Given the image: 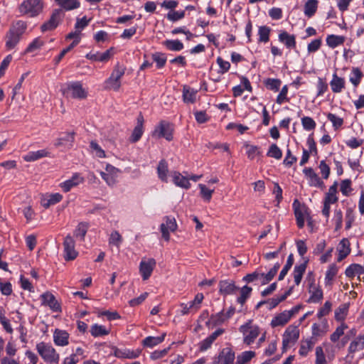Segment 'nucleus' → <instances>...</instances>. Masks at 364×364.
<instances>
[{
  "label": "nucleus",
  "instance_id": "58836bf2",
  "mask_svg": "<svg viewBox=\"0 0 364 364\" xmlns=\"http://www.w3.org/2000/svg\"><path fill=\"white\" fill-rule=\"evenodd\" d=\"M90 332L94 337H100L108 335L110 332V330L109 328H106L105 326L95 323L91 326Z\"/></svg>",
  "mask_w": 364,
  "mask_h": 364
},
{
  "label": "nucleus",
  "instance_id": "72a5a7b5",
  "mask_svg": "<svg viewBox=\"0 0 364 364\" xmlns=\"http://www.w3.org/2000/svg\"><path fill=\"white\" fill-rule=\"evenodd\" d=\"M197 91L189 86L183 87V100L185 103H194L196 101Z\"/></svg>",
  "mask_w": 364,
  "mask_h": 364
},
{
  "label": "nucleus",
  "instance_id": "680f3d73",
  "mask_svg": "<svg viewBox=\"0 0 364 364\" xmlns=\"http://www.w3.org/2000/svg\"><path fill=\"white\" fill-rule=\"evenodd\" d=\"M153 60L156 63V66L159 68H163L166 62V57L164 53H155L152 55Z\"/></svg>",
  "mask_w": 364,
  "mask_h": 364
},
{
  "label": "nucleus",
  "instance_id": "4d7b16f0",
  "mask_svg": "<svg viewBox=\"0 0 364 364\" xmlns=\"http://www.w3.org/2000/svg\"><path fill=\"white\" fill-rule=\"evenodd\" d=\"M88 225L86 223H80L74 232V235L76 237H80L82 240L87 232Z\"/></svg>",
  "mask_w": 364,
  "mask_h": 364
},
{
  "label": "nucleus",
  "instance_id": "4c0bfd02",
  "mask_svg": "<svg viewBox=\"0 0 364 364\" xmlns=\"http://www.w3.org/2000/svg\"><path fill=\"white\" fill-rule=\"evenodd\" d=\"M349 309V304L344 303L341 304L336 310H335V319L338 321H341V323L344 322L346 319L348 312Z\"/></svg>",
  "mask_w": 364,
  "mask_h": 364
},
{
  "label": "nucleus",
  "instance_id": "b1692460",
  "mask_svg": "<svg viewBox=\"0 0 364 364\" xmlns=\"http://www.w3.org/2000/svg\"><path fill=\"white\" fill-rule=\"evenodd\" d=\"M112 56V49L107 50L104 53H89L86 55L85 58L87 59L93 60V61H100V62H107L108 61L111 57Z\"/></svg>",
  "mask_w": 364,
  "mask_h": 364
},
{
  "label": "nucleus",
  "instance_id": "6e6d98bb",
  "mask_svg": "<svg viewBox=\"0 0 364 364\" xmlns=\"http://www.w3.org/2000/svg\"><path fill=\"white\" fill-rule=\"evenodd\" d=\"M270 28L266 26H259L258 30L259 42L267 43L269 41Z\"/></svg>",
  "mask_w": 364,
  "mask_h": 364
},
{
  "label": "nucleus",
  "instance_id": "0eeeda50",
  "mask_svg": "<svg viewBox=\"0 0 364 364\" xmlns=\"http://www.w3.org/2000/svg\"><path fill=\"white\" fill-rule=\"evenodd\" d=\"M299 306H296L291 310L284 311L283 312L275 315L271 321V326L272 328H275L286 325L291 317L299 312Z\"/></svg>",
  "mask_w": 364,
  "mask_h": 364
},
{
  "label": "nucleus",
  "instance_id": "2eb2a0df",
  "mask_svg": "<svg viewBox=\"0 0 364 364\" xmlns=\"http://www.w3.org/2000/svg\"><path fill=\"white\" fill-rule=\"evenodd\" d=\"M62 19V10L55 9L48 21L45 22L41 27L43 32L55 29Z\"/></svg>",
  "mask_w": 364,
  "mask_h": 364
},
{
  "label": "nucleus",
  "instance_id": "a19ab883",
  "mask_svg": "<svg viewBox=\"0 0 364 364\" xmlns=\"http://www.w3.org/2000/svg\"><path fill=\"white\" fill-rule=\"evenodd\" d=\"M292 287L288 289L284 294L277 296L266 301V304L269 305V309L275 308L280 302L283 301L289 296L292 291Z\"/></svg>",
  "mask_w": 364,
  "mask_h": 364
},
{
  "label": "nucleus",
  "instance_id": "49530a36",
  "mask_svg": "<svg viewBox=\"0 0 364 364\" xmlns=\"http://www.w3.org/2000/svg\"><path fill=\"white\" fill-rule=\"evenodd\" d=\"M338 267L335 264H331L326 272L325 284L326 286L331 285L334 277L338 273Z\"/></svg>",
  "mask_w": 364,
  "mask_h": 364
},
{
  "label": "nucleus",
  "instance_id": "423d86ee",
  "mask_svg": "<svg viewBox=\"0 0 364 364\" xmlns=\"http://www.w3.org/2000/svg\"><path fill=\"white\" fill-rule=\"evenodd\" d=\"M299 338V329L296 326H289L282 336V350L286 351L294 345Z\"/></svg>",
  "mask_w": 364,
  "mask_h": 364
},
{
  "label": "nucleus",
  "instance_id": "cd10ccee",
  "mask_svg": "<svg viewBox=\"0 0 364 364\" xmlns=\"http://www.w3.org/2000/svg\"><path fill=\"white\" fill-rule=\"evenodd\" d=\"M338 255L337 260L338 262H341L344 258H346L350 252V242L349 240L346 238H343L339 242L338 247Z\"/></svg>",
  "mask_w": 364,
  "mask_h": 364
},
{
  "label": "nucleus",
  "instance_id": "1a4fd4ad",
  "mask_svg": "<svg viewBox=\"0 0 364 364\" xmlns=\"http://www.w3.org/2000/svg\"><path fill=\"white\" fill-rule=\"evenodd\" d=\"M64 94H67V95L73 98L82 100L87 97V92L82 87L81 82H73L67 85Z\"/></svg>",
  "mask_w": 364,
  "mask_h": 364
},
{
  "label": "nucleus",
  "instance_id": "3c124183",
  "mask_svg": "<svg viewBox=\"0 0 364 364\" xmlns=\"http://www.w3.org/2000/svg\"><path fill=\"white\" fill-rule=\"evenodd\" d=\"M347 328V324L344 322L341 323V325L336 328V331L331 335V341L333 343L338 341L340 337L344 334V331Z\"/></svg>",
  "mask_w": 364,
  "mask_h": 364
},
{
  "label": "nucleus",
  "instance_id": "2f4dec72",
  "mask_svg": "<svg viewBox=\"0 0 364 364\" xmlns=\"http://www.w3.org/2000/svg\"><path fill=\"white\" fill-rule=\"evenodd\" d=\"M345 80L343 77H338L336 73L333 75L332 80L330 82V86L333 92H341L345 87Z\"/></svg>",
  "mask_w": 364,
  "mask_h": 364
},
{
  "label": "nucleus",
  "instance_id": "79ce46f5",
  "mask_svg": "<svg viewBox=\"0 0 364 364\" xmlns=\"http://www.w3.org/2000/svg\"><path fill=\"white\" fill-rule=\"evenodd\" d=\"M162 44L171 51H180L184 48L183 43L179 40H166Z\"/></svg>",
  "mask_w": 364,
  "mask_h": 364
},
{
  "label": "nucleus",
  "instance_id": "bf43d9fd",
  "mask_svg": "<svg viewBox=\"0 0 364 364\" xmlns=\"http://www.w3.org/2000/svg\"><path fill=\"white\" fill-rule=\"evenodd\" d=\"M293 263H294V257H293L292 254H290L288 256L286 264L284 265V267H283V269H282V271L279 273V275L278 277L279 280H282L284 278V277L287 275V272H289V270L293 265Z\"/></svg>",
  "mask_w": 364,
  "mask_h": 364
},
{
  "label": "nucleus",
  "instance_id": "69168bd1",
  "mask_svg": "<svg viewBox=\"0 0 364 364\" xmlns=\"http://www.w3.org/2000/svg\"><path fill=\"white\" fill-rule=\"evenodd\" d=\"M301 124L306 131H311L316 127L315 121L310 117H304L301 118Z\"/></svg>",
  "mask_w": 364,
  "mask_h": 364
},
{
  "label": "nucleus",
  "instance_id": "aec40b11",
  "mask_svg": "<svg viewBox=\"0 0 364 364\" xmlns=\"http://www.w3.org/2000/svg\"><path fill=\"white\" fill-rule=\"evenodd\" d=\"M303 173L308 179L309 186L314 187H322L323 186V182L312 168H305Z\"/></svg>",
  "mask_w": 364,
  "mask_h": 364
},
{
  "label": "nucleus",
  "instance_id": "5fc2aeb1",
  "mask_svg": "<svg viewBox=\"0 0 364 364\" xmlns=\"http://www.w3.org/2000/svg\"><path fill=\"white\" fill-rule=\"evenodd\" d=\"M327 328L328 325L326 323H324L322 326L314 323L312 326V338L323 336L327 332Z\"/></svg>",
  "mask_w": 364,
  "mask_h": 364
},
{
  "label": "nucleus",
  "instance_id": "a211bd4d",
  "mask_svg": "<svg viewBox=\"0 0 364 364\" xmlns=\"http://www.w3.org/2000/svg\"><path fill=\"white\" fill-rule=\"evenodd\" d=\"M218 287L220 294L224 296L233 294L238 289L235 282L230 279L220 280L218 283Z\"/></svg>",
  "mask_w": 364,
  "mask_h": 364
},
{
  "label": "nucleus",
  "instance_id": "7c9ffc66",
  "mask_svg": "<svg viewBox=\"0 0 364 364\" xmlns=\"http://www.w3.org/2000/svg\"><path fill=\"white\" fill-rule=\"evenodd\" d=\"M337 182H334V183L329 187L328 192L326 193L325 197L323 199V202L327 204H334L338 200V198L337 196Z\"/></svg>",
  "mask_w": 364,
  "mask_h": 364
},
{
  "label": "nucleus",
  "instance_id": "5701e85b",
  "mask_svg": "<svg viewBox=\"0 0 364 364\" xmlns=\"http://www.w3.org/2000/svg\"><path fill=\"white\" fill-rule=\"evenodd\" d=\"M63 199V196L59 193L46 194L41 198V203L45 208L55 205Z\"/></svg>",
  "mask_w": 364,
  "mask_h": 364
},
{
  "label": "nucleus",
  "instance_id": "20e7f679",
  "mask_svg": "<svg viewBox=\"0 0 364 364\" xmlns=\"http://www.w3.org/2000/svg\"><path fill=\"white\" fill-rule=\"evenodd\" d=\"M240 331L243 335V342L247 346L254 343L255 340L260 334V328L257 325H254L251 321L242 325L240 327Z\"/></svg>",
  "mask_w": 364,
  "mask_h": 364
},
{
  "label": "nucleus",
  "instance_id": "de8ad7c7",
  "mask_svg": "<svg viewBox=\"0 0 364 364\" xmlns=\"http://www.w3.org/2000/svg\"><path fill=\"white\" fill-rule=\"evenodd\" d=\"M306 263L301 264L299 265H296L294 269V282L296 285H299L301 283V279L303 277V274L306 271Z\"/></svg>",
  "mask_w": 364,
  "mask_h": 364
},
{
  "label": "nucleus",
  "instance_id": "603ef678",
  "mask_svg": "<svg viewBox=\"0 0 364 364\" xmlns=\"http://www.w3.org/2000/svg\"><path fill=\"white\" fill-rule=\"evenodd\" d=\"M252 291V289L247 285L242 287L240 289V296L237 299V301L242 306L250 297Z\"/></svg>",
  "mask_w": 364,
  "mask_h": 364
},
{
  "label": "nucleus",
  "instance_id": "c756f323",
  "mask_svg": "<svg viewBox=\"0 0 364 364\" xmlns=\"http://www.w3.org/2000/svg\"><path fill=\"white\" fill-rule=\"evenodd\" d=\"M47 156H50V152L47 149H41L36 151H30L24 155L23 158L24 161L31 162Z\"/></svg>",
  "mask_w": 364,
  "mask_h": 364
},
{
  "label": "nucleus",
  "instance_id": "412c9836",
  "mask_svg": "<svg viewBox=\"0 0 364 364\" xmlns=\"http://www.w3.org/2000/svg\"><path fill=\"white\" fill-rule=\"evenodd\" d=\"M42 304L48 306L55 312L60 311V306L53 294L50 292H46L41 295Z\"/></svg>",
  "mask_w": 364,
  "mask_h": 364
},
{
  "label": "nucleus",
  "instance_id": "bb28decb",
  "mask_svg": "<svg viewBox=\"0 0 364 364\" xmlns=\"http://www.w3.org/2000/svg\"><path fill=\"white\" fill-rule=\"evenodd\" d=\"M315 343L316 341L314 338L302 339L300 341L299 354L302 357L306 356L308 353L313 349Z\"/></svg>",
  "mask_w": 364,
  "mask_h": 364
},
{
  "label": "nucleus",
  "instance_id": "052dcab7",
  "mask_svg": "<svg viewBox=\"0 0 364 364\" xmlns=\"http://www.w3.org/2000/svg\"><path fill=\"white\" fill-rule=\"evenodd\" d=\"M267 155L276 159H280L282 156V152L277 144H273L270 146Z\"/></svg>",
  "mask_w": 364,
  "mask_h": 364
},
{
  "label": "nucleus",
  "instance_id": "37998d69",
  "mask_svg": "<svg viewBox=\"0 0 364 364\" xmlns=\"http://www.w3.org/2000/svg\"><path fill=\"white\" fill-rule=\"evenodd\" d=\"M58 4L66 11L77 9L80 6L78 0H55Z\"/></svg>",
  "mask_w": 364,
  "mask_h": 364
},
{
  "label": "nucleus",
  "instance_id": "8fccbe9b",
  "mask_svg": "<svg viewBox=\"0 0 364 364\" xmlns=\"http://www.w3.org/2000/svg\"><path fill=\"white\" fill-rule=\"evenodd\" d=\"M255 355V353L254 351H244L237 355L235 364H245L251 360Z\"/></svg>",
  "mask_w": 364,
  "mask_h": 364
},
{
  "label": "nucleus",
  "instance_id": "e2e57ef3",
  "mask_svg": "<svg viewBox=\"0 0 364 364\" xmlns=\"http://www.w3.org/2000/svg\"><path fill=\"white\" fill-rule=\"evenodd\" d=\"M122 242V237L119 232L117 230L112 231L109 238V245H112L119 247Z\"/></svg>",
  "mask_w": 364,
  "mask_h": 364
},
{
  "label": "nucleus",
  "instance_id": "774afa93",
  "mask_svg": "<svg viewBox=\"0 0 364 364\" xmlns=\"http://www.w3.org/2000/svg\"><path fill=\"white\" fill-rule=\"evenodd\" d=\"M315 364H327V361L321 346L316 348V360Z\"/></svg>",
  "mask_w": 364,
  "mask_h": 364
},
{
  "label": "nucleus",
  "instance_id": "f257e3e1",
  "mask_svg": "<svg viewBox=\"0 0 364 364\" xmlns=\"http://www.w3.org/2000/svg\"><path fill=\"white\" fill-rule=\"evenodd\" d=\"M26 29V23L22 21H18L14 24L6 34V47L9 50L14 48L19 42Z\"/></svg>",
  "mask_w": 364,
  "mask_h": 364
},
{
  "label": "nucleus",
  "instance_id": "f03ea898",
  "mask_svg": "<svg viewBox=\"0 0 364 364\" xmlns=\"http://www.w3.org/2000/svg\"><path fill=\"white\" fill-rule=\"evenodd\" d=\"M36 349L42 359L48 364H58L60 355L50 343L40 342L36 344Z\"/></svg>",
  "mask_w": 364,
  "mask_h": 364
},
{
  "label": "nucleus",
  "instance_id": "c85d7f7f",
  "mask_svg": "<svg viewBox=\"0 0 364 364\" xmlns=\"http://www.w3.org/2000/svg\"><path fill=\"white\" fill-rule=\"evenodd\" d=\"M143 123L144 118L141 115H139L137 118V124L134 127L132 134L130 136V141L135 143L140 139L144 132Z\"/></svg>",
  "mask_w": 364,
  "mask_h": 364
},
{
  "label": "nucleus",
  "instance_id": "ea45409f",
  "mask_svg": "<svg viewBox=\"0 0 364 364\" xmlns=\"http://www.w3.org/2000/svg\"><path fill=\"white\" fill-rule=\"evenodd\" d=\"M346 38L343 36L328 35L326 38V44L331 48H335L345 42Z\"/></svg>",
  "mask_w": 364,
  "mask_h": 364
},
{
  "label": "nucleus",
  "instance_id": "4be33fe9",
  "mask_svg": "<svg viewBox=\"0 0 364 364\" xmlns=\"http://www.w3.org/2000/svg\"><path fill=\"white\" fill-rule=\"evenodd\" d=\"M235 353L229 348H223L215 364H233Z\"/></svg>",
  "mask_w": 364,
  "mask_h": 364
},
{
  "label": "nucleus",
  "instance_id": "338daca9",
  "mask_svg": "<svg viewBox=\"0 0 364 364\" xmlns=\"http://www.w3.org/2000/svg\"><path fill=\"white\" fill-rule=\"evenodd\" d=\"M44 45V41H42L40 38H35L27 47L26 52L31 53L39 48H41Z\"/></svg>",
  "mask_w": 364,
  "mask_h": 364
},
{
  "label": "nucleus",
  "instance_id": "c9c22d12",
  "mask_svg": "<svg viewBox=\"0 0 364 364\" xmlns=\"http://www.w3.org/2000/svg\"><path fill=\"white\" fill-rule=\"evenodd\" d=\"M318 1L317 0H308L304 6V13L308 18L312 17L316 12Z\"/></svg>",
  "mask_w": 364,
  "mask_h": 364
},
{
  "label": "nucleus",
  "instance_id": "ddd939ff",
  "mask_svg": "<svg viewBox=\"0 0 364 364\" xmlns=\"http://www.w3.org/2000/svg\"><path fill=\"white\" fill-rule=\"evenodd\" d=\"M165 222L160 225V230L163 238L166 241L170 240V232H174L177 229L176 221L174 218L166 216L164 218Z\"/></svg>",
  "mask_w": 364,
  "mask_h": 364
},
{
  "label": "nucleus",
  "instance_id": "393cba45",
  "mask_svg": "<svg viewBox=\"0 0 364 364\" xmlns=\"http://www.w3.org/2000/svg\"><path fill=\"white\" fill-rule=\"evenodd\" d=\"M69 334L65 331L55 329L53 333V341L56 346H65L68 345Z\"/></svg>",
  "mask_w": 364,
  "mask_h": 364
},
{
  "label": "nucleus",
  "instance_id": "39448f33",
  "mask_svg": "<svg viewBox=\"0 0 364 364\" xmlns=\"http://www.w3.org/2000/svg\"><path fill=\"white\" fill-rule=\"evenodd\" d=\"M125 68L117 64L110 75V77L105 81V88L117 91L121 87L120 80L124 75Z\"/></svg>",
  "mask_w": 364,
  "mask_h": 364
},
{
  "label": "nucleus",
  "instance_id": "f704fd0d",
  "mask_svg": "<svg viewBox=\"0 0 364 364\" xmlns=\"http://www.w3.org/2000/svg\"><path fill=\"white\" fill-rule=\"evenodd\" d=\"M168 167L166 160L162 159L159 162L157 166V174L159 178L165 183L168 182Z\"/></svg>",
  "mask_w": 364,
  "mask_h": 364
},
{
  "label": "nucleus",
  "instance_id": "6e6552de",
  "mask_svg": "<svg viewBox=\"0 0 364 364\" xmlns=\"http://www.w3.org/2000/svg\"><path fill=\"white\" fill-rule=\"evenodd\" d=\"M152 136L158 139L164 137L168 141H171L173 139V128L171 124L165 121L160 122L155 127Z\"/></svg>",
  "mask_w": 364,
  "mask_h": 364
},
{
  "label": "nucleus",
  "instance_id": "13d9d810",
  "mask_svg": "<svg viewBox=\"0 0 364 364\" xmlns=\"http://www.w3.org/2000/svg\"><path fill=\"white\" fill-rule=\"evenodd\" d=\"M198 188L200 191V196L205 201L209 202L212 198V195L214 193V189H209L204 184H198Z\"/></svg>",
  "mask_w": 364,
  "mask_h": 364
},
{
  "label": "nucleus",
  "instance_id": "9d476101",
  "mask_svg": "<svg viewBox=\"0 0 364 364\" xmlns=\"http://www.w3.org/2000/svg\"><path fill=\"white\" fill-rule=\"evenodd\" d=\"M203 299V294L202 293H198L193 301L187 304H181V314L182 315H186L191 313H196L200 308V304Z\"/></svg>",
  "mask_w": 364,
  "mask_h": 364
},
{
  "label": "nucleus",
  "instance_id": "864d4df0",
  "mask_svg": "<svg viewBox=\"0 0 364 364\" xmlns=\"http://www.w3.org/2000/svg\"><path fill=\"white\" fill-rule=\"evenodd\" d=\"M340 191L344 196H349L353 191L352 181L350 179L341 181L340 184Z\"/></svg>",
  "mask_w": 364,
  "mask_h": 364
},
{
  "label": "nucleus",
  "instance_id": "6ab92c4d",
  "mask_svg": "<svg viewBox=\"0 0 364 364\" xmlns=\"http://www.w3.org/2000/svg\"><path fill=\"white\" fill-rule=\"evenodd\" d=\"M84 182V178L78 173H75L73 175L71 178L66 180L65 181L60 184V187L64 192L70 191L73 188L77 186L80 183Z\"/></svg>",
  "mask_w": 364,
  "mask_h": 364
},
{
  "label": "nucleus",
  "instance_id": "09e8293b",
  "mask_svg": "<svg viewBox=\"0 0 364 364\" xmlns=\"http://www.w3.org/2000/svg\"><path fill=\"white\" fill-rule=\"evenodd\" d=\"M140 350H117L115 351V355L119 358H136L139 356Z\"/></svg>",
  "mask_w": 364,
  "mask_h": 364
},
{
  "label": "nucleus",
  "instance_id": "a18cd8bd",
  "mask_svg": "<svg viewBox=\"0 0 364 364\" xmlns=\"http://www.w3.org/2000/svg\"><path fill=\"white\" fill-rule=\"evenodd\" d=\"M364 348V342L362 338L358 336L353 341H351L348 347V353L353 354L357 351L361 350Z\"/></svg>",
  "mask_w": 364,
  "mask_h": 364
},
{
  "label": "nucleus",
  "instance_id": "dca6fc26",
  "mask_svg": "<svg viewBox=\"0 0 364 364\" xmlns=\"http://www.w3.org/2000/svg\"><path fill=\"white\" fill-rule=\"evenodd\" d=\"M293 207L296 224L299 228H302L304 225L305 218L307 215V208L305 205H301L298 200L294 201Z\"/></svg>",
  "mask_w": 364,
  "mask_h": 364
},
{
  "label": "nucleus",
  "instance_id": "f3484780",
  "mask_svg": "<svg viewBox=\"0 0 364 364\" xmlns=\"http://www.w3.org/2000/svg\"><path fill=\"white\" fill-rule=\"evenodd\" d=\"M155 266L156 260L153 258L141 260L139 264V272L144 280L150 277Z\"/></svg>",
  "mask_w": 364,
  "mask_h": 364
},
{
  "label": "nucleus",
  "instance_id": "9b49d317",
  "mask_svg": "<svg viewBox=\"0 0 364 364\" xmlns=\"http://www.w3.org/2000/svg\"><path fill=\"white\" fill-rule=\"evenodd\" d=\"M75 132H63L60 136L56 139L54 146L57 148L63 147L65 150L73 148L75 141Z\"/></svg>",
  "mask_w": 364,
  "mask_h": 364
},
{
  "label": "nucleus",
  "instance_id": "e433bc0d",
  "mask_svg": "<svg viewBox=\"0 0 364 364\" xmlns=\"http://www.w3.org/2000/svg\"><path fill=\"white\" fill-rule=\"evenodd\" d=\"M345 274L349 278H353L357 275L360 276L364 274V267L358 264H353L346 268Z\"/></svg>",
  "mask_w": 364,
  "mask_h": 364
},
{
  "label": "nucleus",
  "instance_id": "7ed1b4c3",
  "mask_svg": "<svg viewBox=\"0 0 364 364\" xmlns=\"http://www.w3.org/2000/svg\"><path fill=\"white\" fill-rule=\"evenodd\" d=\"M43 9V4L40 0H25L18 7L19 12L22 15H27L29 17L38 16Z\"/></svg>",
  "mask_w": 364,
  "mask_h": 364
},
{
  "label": "nucleus",
  "instance_id": "f8f14e48",
  "mask_svg": "<svg viewBox=\"0 0 364 364\" xmlns=\"http://www.w3.org/2000/svg\"><path fill=\"white\" fill-rule=\"evenodd\" d=\"M63 245L64 248L65 259L67 261L75 259L78 253L75 249V240L70 235H68L65 237Z\"/></svg>",
  "mask_w": 364,
  "mask_h": 364
},
{
  "label": "nucleus",
  "instance_id": "0e129e2a",
  "mask_svg": "<svg viewBox=\"0 0 364 364\" xmlns=\"http://www.w3.org/2000/svg\"><path fill=\"white\" fill-rule=\"evenodd\" d=\"M328 119L332 123L335 129L340 128L343 124V119L334 114L328 113L327 114Z\"/></svg>",
  "mask_w": 364,
  "mask_h": 364
},
{
  "label": "nucleus",
  "instance_id": "473e14b6",
  "mask_svg": "<svg viewBox=\"0 0 364 364\" xmlns=\"http://www.w3.org/2000/svg\"><path fill=\"white\" fill-rule=\"evenodd\" d=\"M279 40L288 48H294L296 47L295 36L288 33L287 31H282L279 33Z\"/></svg>",
  "mask_w": 364,
  "mask_h": 364
},
{
  "label": "nucleus",
  "instance_id": "4468645a",
  "mask_svg": "<svg viewBox=\"0 0 364 364\" xmlns=\"http://www.w3.org/2000/svg\"><path fill=\"white\" fill-rule=\"evenodd\" d=\"M105 171L106 172L100 171V176L109 186H114L117 183L118 173L119 172V169L110 164H107Z\"/></svg>",
  "mask_w": 364,
  "mask_h": 364
},
{
  "label": "nucleus",
  "instance_id": "a878e982",
  "mask_svg": "<svg viewBox=\"0 0 364 364\" xmlns=\"http://www.w3.org/2000/svg\"><path fill=\"white\" fill-rule=\"evenodd\" d=\"M171 174L173 178V182L176 186L185 189L190 188L191 183L188 181V178L181 175V173L178 171H173Z\"/></svg>",
  "mask_w": 364,
  "mask_h": 364
},
{
  "label": "nucleus",
  "instance_id": "c03bdc74",
  "mask_svg": "<svg viewBox=\"0 0 364 364\" xmlns=\"http://www.w3.org/2000/svg\"><path fill=\"white\" fill-rule=\"evenodd\" d=\"M166 335V334L164 333L161 336H148L143 340V344L144 346L153 348L154 346L163 342Z\"/></svg>",
  "mask_w": 364,
  "mask_h": 364
}]
</instances>
